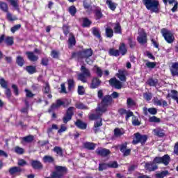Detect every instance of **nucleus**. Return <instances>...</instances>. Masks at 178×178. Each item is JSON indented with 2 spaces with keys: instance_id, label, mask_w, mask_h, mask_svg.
Wrapping results in <instances>:
<instances>
[{
  "instance_id": "nucleus-16",
  "label": "nucleus",
  "mask_w": 178,
  "mask_h": 178,
  "mask_svg": "<svg viewBox=\"0 0 178 178\" xmlns=\"http://www.w3.org/2000/svg\"><path fill=\"white\" fill-rule=\"evenodd\" d=\"M127 75V71L125 70H119L117 74V77L120 79L121 81H126V76Z\"/></svg>"
},
{
  "instance_id": "nucleus-35",
  "label": "nucleus",
  "mask_w": 178,
  "mask_h": 178,
  "mask_svg": "<svg viewBox=\"0 0 178 178\" xmlns=\"http://www.w3.org/2000/svg\"><path fill=\"white\" fill-rule=\"evenodd\" d=\"M53 151L58 155V156H63V150L60 147L56 146Z\"/></svg>"
},
{
  "instance_id": "nucleus-34",
  "label": "nucleus",
  "mask_w": 178,
  "mask_h": 178,
  "mask_svg": "<svg viewBox=\"0 0 178 178\" xmlns=\"http://www.w3.org/2000/svg\"><path fill=\"white\" fill-rule=\"evenodd\" d=\"M106 36L107 38H112L113 37V30L111 27L106 28Z\"/></svg>"
},
{
  "instance_id": "nucleus-30",
  "label": "nucleus",
  "mask_w": 178,
  "mask_h": 178,
  "mask_svg": "<svg viewBox=\"0 0 178 178\" xmlns=\"http://www.w3.org/2000/svg\"><path fill=\"white\" fill-rule=\"evenodd\" d=\"M84 148H86V149H95V144L90 142H86L83 143Z\"/></svg>"
},
{
  "instance_id": "nucleus-54",
  "label": "nucleus",
  "mask_w": 178,
  "mask_h": 178,
  "mask_svg": "<svg viewBox=\"0 0 178 178\" xmlns=\"http://www.w3.org/2000/svg\"><path fill=\"white\" fill-rule=\"evenodd\" d=\"M7 19L10 20V22H15V20H17V17L15 15H12L10 13H7Z\"/></svg>"
},
{
  "instance_id": "nucleus-55",
  "label": "nucleus",
  "mask_w": 178,
  "mask_h": 178,
  "mask_svg": "<svg viewBox=\"0 0 178 178\" xmlns=\"http://www.w3.org/2000/svg\"><path fill=\"white\" fill-rule=\"evenodd\" d=\"M68 42L71 46L76 45V38H74L73 35H71V36L69 38Z\"/></svg>"
},
{
  "instance_id": "nucleus-49",
  "label": "nucleus",
  "mask_w": 178,
  "mask_h": 178,
  "mask_svg": "<svg viewBox=\"0 0 178 178\" xmlns=\"http://www.w3.org/2000/svg\"><path fill=\"white\" fill-rule=\"evenodd\" d=\"M128 44L130 48L133 49L136 47V41L133 40V38H128Z\"/></svg>"
},
{
  "instance_id": "nucleus-40",
  "label": "nucleus",
  "mask_w": 178,
  "mask_h": 178,
  "mask_svg": "<svg viewBox=\"0 0 178 178\" xmlns=\"http://www.w3.org/2000/svg\"><path fill=\"white\" fill-rule=\"evenodd\" d=\"M149 122H150V123H161V119L158 118L156 116H152L149 118Z\"/></svg>"
},
{
  "instance_id": "nucleus-24",
  "label": "nucleus",
  "mask_w": 178,
  "mask_h": 178,
  "mask_svg": "<svg viewBox=\"0 0 178 178\" xmlns=\"http://www.w3.org/2000/svg\"><path fill=\"white\" fill-rule=\"evenodd\" d=\"M22 168L20 167H13L9 169V173L11 175H16V173H20Z\"/></svg>"
},
{
  "instance_id": "nucleus-28",
  "label": "nucleus",
  "mask_w": 178,
  "mask_h": 178,
  "mask_svg": "<svg viewBox=\"0 0 178 178\" xmlns=\"http://www.w3.org/2000/svg\"><path fill=\"white\" fill-rule=\"evenodd\" d=\"M123 134H124V129L119 128L114 129V136L115 137H121V136H123Z\"/></svg>"
},
{
  "instance_id": "nucleus-61",
  "label": "nucleus",
  "mask_w": 178,
  "mask_h": 178,
  "mask_svg": "<svg viewBox=\"0 0 178 178\" xmlns=\"http://www.w3.org/2000/svg\"><path fill=\"white\" fill-rule=\"evenodd\" d=\"M66 130H67V127L65 124H61L60 129L58 130V133L60 134L62 133H64V131H66Z\"/></svg>"
},
{
  "instance_id": "nucleus-45",
  "label": "nucleus",
  "mask_w": 178,
  "mask_h": 178,
  "mask_svg": "<svg viewBox=\"0 0 178 178\" xmlns=\"http://www.w3.org/2000/svg\"><path fill=\"white\" fill-rule=\"evenodd\" d=\"M168 175H169V171L165 170V171H163L160 173L156 174V177H157V178H164L165 176H168Z\"/></svg>"
},
{
  "instance_id": "nucleus-12",
  "label": "nucleus",
  "mask_w": 178,
  "mask_h": 178,
  "mask_svg": "<svg viewBox=\"0 0 178 178\" xmlns=\"http://www.w3.org/2000/svg\"><path fill=\"white\" fill-rule=\"evenodd\" d=\"M139 35L137 38V41L138 42H139V44H140V45H145V44H147V33H145V31H144V30L141 29L139 33H138Z\"/></svg>"
},
{
  "instance_id": "nucleus-5",
  "label": "nucleus",
  "mask_w": 178,
  "mask_h": 178,
  "mask_svg": "<svg viewBox=\"0 0 178 178\" xmlns=\"http://www.w3.org/2000/svg\"><path fill=\"white\" fill-rule=\"evenodd\" d=\"M91 56H92V49H84L82 51H78L72 54V58H75L78 60H80V59H87V58Z\"/></svg>"
},
{
  "instance_id": "nucleus-13",
  "label": "nucleus",
  "mask_w": 178,
  "mask_h": 178,
  "mask_svg": "<svg viewBox=\"0 0 178 178\" xmlns=\"http://www.w3.org/2000/svg\"><path fill=\"white\" fill-rule=\"evenodd\" d=\"M117 148H119L120 151L123 154L124 156H129L131 152V149H127V143H122L117 146Z\"/></svg>"
},
{
  "instance_id": "nucleus-44",
  "label": "nucleus",
  "mask_w": 178,
  "mask_h": 178,
  "mask_svg": "<svg viewBox=\"0 0 178 178\" xmlns=\"http://www.w3.org/2000/svg\"><path fill=\"white\" fill-rule=\"evenodd\" d=\"M10 5L15 8L17 10H19V0H9Z\"/></svg>"
},
{
  "instance_id": "nucleus-36",
  "label": "nucleus",
  "mask_w": 178,
  "mask_h": 178,
  "mask_svg": "<svg viewBox=\"0 0 178 178\" xmlns=\"http://www.w3.org/2000/svg\"><path fill=\"white\" fill-rule=\"evenodd\" d=\"M147 83L150 87H155L158 84V79H149Z\"/></svg>"
},
{
  "instance_id": "nucleus-27",
  "label": "nucleus",
  "mask_w": 178,
  "mask_h": 178,
  "mask_svg": "<svg viewBox=\"0 0 178 178\" xmlns=\"http://www.w3.org/2000/svg\"><path fill=\"white\" fill-rule=\"evenodd\" d=\"M119 52L121 55L124 56L125 54H127V49H126V44L124 43H121L119 47Z\"/></svg>"
},
{
  "instance_id": "nucleus-8",
  "label": "nucleus",
  "mask_w": 178,
  "mask_h": 178,
  "mask_svg": "<svg viewBox=\"0 0 178 178\" xmlns=\"http://www.w3.org/2000/svg\"><path fill=\"white\" fill-rule=\"evenodd\" d=\"M161 33L166 42L168 44H172V42L175 41V36L173 35V33H172L170 30L167 29H161Z\"/></svg>"
},
{
  "instance_id": "nucleus-42",
  "label": "nucleus",
  "mask_w": 178,
  "mask_h": 178,
  "mask_svg": "<svg viewBox=\"0 0 178 178\" xmlns=\"http://www.w3.org/2000/svg\"><path fill=\"white\" fill-rule=\"evenodd\" d=\"M107 168H109V165L106 163H102L99 164V172H102L103 170H106Z\"/></svg>"
},
{
  "instance_id": "nucleus-51",
  "label": "nucleus",
  "mask_w": 178,
  "mask_h": 178,
  "mask_svg": "<svg viewBox=\"0 0 178 178\" xmlns=\"http://www.w3.org/2000/svg\"><path fill=\"white\" fill-rule=\"evenodd\" d=\"M76 108L77 109H85V110H87L88 109V108L87 107V106H86L84 104L81 103V102H79L78 104H76L75 105Z\"/></svg>"
},
{
  "instance_id": "nucleus-21",
  "label": "nucleus",
  "mask_w": 178,
  "mask_h": 178,
  "mask_svg": "<svg viewBox=\"0 0 178 178\" xmlns=\"http://www.w3.org/2000/svg\"><path fill=\"white\" fill-rule=\"evenodd\" d=\"M170 72L172 76H178V63H172Z\"/></svg>"
},
{
  "instance_id": "nucleus-17",
  "label": "nucleus",
  "mask_w": 178,
  "mask_h": 178,
  "mask_svg": "<svg viewBox=\"0 0 178 178\" xmlns=\"http://www.w3.org/2000/svg\"><path fill=\"white\" fill-rule=\"evenodd\" d=\"M148 112L150 113V115H156L158 113V111L155 108H149L147 107L143 108V113L145 116L148 115Z\"/></svg>"
},
{
  "instance_id": "nucleus-37",
  "label": "nucleus",
  "mask_w": 178,
  "mask_h": 178,
  "mask_svg": "<svg viewBox=\"0 0 178 178\" xmlns=\"http://www.w3.org/2000/svg\"><path fill=\"white\" fill-rule=\"evenodd\" d=\"M68 12L71 16H74L76 13H77V9L76 8V6H71L68 8Z\"/></svg>"
},
{
  "instance_id": "nucleus-58",
  "label": "nucleus",
  "mask_w": 178,
  "mask_h": 178,
  "mask_svg": "<svg viewBox=\"0 0 178 178\" xmlns=\"http://www.w3.org/2000/svg\"><path fill=\"white\" fill-rule=\"evenodd\" d=\"M51 57L54 59H58L59 58V51L56 50H52L51 52Z\"/></svg>"
},
{
  "instance_id": "nucleus-62",
  "label": "nucleus",
  "mask_w": 178,
  "mask_h": 178,
  "mask_svg": "<svg viewBox=\"0 0 178 178\" xmlns=\"http://www.w3.org/2000/svg\"><path fill=\"white\" fill-rule=\"evenodd\" d=\"M95 70L96 71V73L98 76V77H102V70L99 67H95Z\"/></svg>"
},
{
  "instance_id": "nucleus-10",
  "label": "nucleus",
  "mask_w": 178,
  "mask_h": 178,
  "mask_svg": "<svg viewBox=\"0 0 178 178\" xmlns=\"http://www.w3.org/2000/svg\"><path fill=\"white\" fill-rule=\"evenodd\" d=\"M74 107H70L67 109L65 115L63 117V122L65 124L67 122H70L72 120V118H73V115H74Z\"/></svg>"
},
{
  "instance_id": "nucleus-57",
  "label": "nucleus",
  "mask_w": 178,
  "mask_h": 178,
  "mask_svg": "<svg viewBox=\"0 0 178 178\" xmlns=\"http://www.w3.org/2000/svg\"><path fill=\"white\" fill-rule=\"evenodd\" d=\"M97 19H101L102 17V13H101V8H97L95 11Z\"/></svg>"
},
{
  "instance_id": "nucleus-20",
  "label": "nucleus",
  "mask_w": 178,
  "mask_h": 178,
  "mask_svg": "<svg viewBox=\"0 0 178 178\" xmlns=\"http://www.w3.org/2000/svg\"><path fill=\"white\" fill-rule=\"evenodd\" d=\"M100 84H101V81L98 78L95 77L92 80L90 88L92 89L98 88Z\"/></svg>"
},
{
  "instance_id": "nucleus-6",
  "label": "nucleus",
  "mask_w": 178,
  "mask_h": 178,
  "mask_svg": "<svg viewBox=\"0 0 178 178\" xmlns=\"http://www.w3.org/2000/svg\"><path fill=\"white\" fill-rule=\"evenodd\" d=\"M70 105V102L67 100V99H65L63 100L59 99L56 101V103H54L51 108L49 109V112L51 113L52 111H55L56 109H59L60 106H63L64 108H66V106H69Z\"/></svg>"
},
{
  "instance_id": "nucleus-31",
  "label": "nucleus",
  "mask_w": 178,
  "mask_h": 178,
  "mask_svg": "<svg viewBox=\"0 0 178 178\" xmlns=\"http://www.w3.org/2000/svg\"><path fill=\"white\" fill-rule=\"evenodd\" d=\"M106 5H108L109 9H111V10H115V9H116V3H115V2L112 1V0H107L106 1Z\"/></svg>"
},
{
  "instance_id": "nucleus-59",
  "label": "nucleus",
  "mask_w": 178,
  "mask_h": 178,
  "mask_svg": "<svg viewBox=\"0 0 178 178\" xmlns=\"http://www.w3.org/2000/svg\"><path fill=\"white\" fill-rule=\"evenodd\" d=\"M154 133L156 136H158L159 137H163V136H165V134H163V132H162V131L159 130V129H154Z\"/></svg>"
},
{
  "instance_id": "nucleus-64",
  "label": "nucleus",
  "mask_w": 178,
  "mask_h": 178,
  "mask_svg": "<svg viewBox=\"0 0 178 178\" xmlns=\"http://www.w3.org/2000/svg\"><path fill=\"white\" fill-rule=\"evenodd\" d=\"M108 168H116L118 166V162H116V161H112V162L108 163Z\"/></svg>"
},
{
  "instance_id": "nucleus-53",
  "label": "nucleus",
  "mask_w": 178,
  "mask_h": 178,
  "mask_svg": "<svg viewBox=\"0 0 178 178\" xmlns=\"http://www.w3.org/2000/svg\"><path fill=\"white\" fill-rule=\"evenodd\" d=\"M145 65L148 69H154L156 66V63L147 61Z\"/></svg>"
},
{
  "instance_id": "nucleus-18",
  "label": "nucleus",
  "mask_w": 178,
  "mask_h": 178,
  "mask_svg": "<svg viewBox=\"0 0 178 178\" xmlns=\"http://www.w3.org/2000/svg\"><path fill=\"white\" fill-rule=\"evenodd\" d=\"M96 152L97 155H100V156H106L111 154V152L108 149H102L98 148L96 149Z\"/></svg>"
},
{
  "instance_id": "nucleus-56",
  "label": "nucleus",
  "mask_w": 178,
  "mask_h": 178,
  "mask_svg": "<svg viewBox=\"0 0 178 178\" xmlns=\"http://www.w3.org/2000/svg\"><path fill=\"white\" fill-rule=\"evenodd\" d=\"M15 152H16V154H19V155H22V154L24 153V149L20 147H15Z\"/></svg>"
},
{
  "instance_id": "nucleus-4",
  "label": "nucleus",
  "mask_w": 178,
  "mask_h": 178,
  "mask_svg": "<svg viewBox=\"0 0 178 178\" xmlns=\"http://www.w3.org/2000/svg\"><path fill=\"white\" fill-rule=\"evenodd\" d=\"M102 114L101 112L97 113L96 111V114L92 113L89 115V119L90 120H95L93 129L95 133H98L99 131V127L102 126V118H100Z\"/></svg>"
},
{
  "instance_id": "nucleus-33",
  "label": "nucleus",
  "mask_w": 178,
  "mask_h": 178,
  "mask_svg": "<svg viewBox=\"0 0 178 178\" xmlns=\"http://www.w3.org/2000/svg\"><path fill=\"white\" fill-rule=\"evenodd\" d=\"M172 98V99H175L178 98V92L175 90H171V94L168 93L167 95V98Z\"/></svg>"
},
{
  "instance_id": "nucleus-38",
  "label": "nucleus",
  "mask_w": 178,
  "mask_h": 178,
  "mask_svg": "<svg viewBox=\"0 0 178 178\" xmlns=\"http://www.w3.org/2000/svg\"><path fill=\"white\" fill-rule=\"evenodd\" d=\"M0 9L3 12H8L9 8H8V4L3 1H0Z\"/></svg>"
},
{
  "instance_id": "nucleus-14",
  "label": "nucleus",
  "mask_w": 178,
  "mask_h": 178,
  "mask_svg": "<svg viewBox=\"0 0 178 178\" xmlns=\"http://www.w3.org/2000/svg\"><path fill=\"white\" fill-rule=\"evenodd\" d=\"M109 84L111 87H115L117 90H120L123 87V83L116 78H112L109 81Z\"/></svg>"
},
{
  "instance_id": "nucleus-15",
  "label": "nucleus",
  "mask_w": 178,
  "mask_h": 178,
  "mask_svg": "<svg viewBox=\"0 0 178 178\" xmlns=\"http://www.w3.org/2000/svg\"><path fill=\"white\" fill-rule=\"evenodd\" d=\"M145 168L147 170H149V172H154V170H156L158 169V166L154 163V161L146 163Z\"/></svg>"
},
{
  "instance_id": "nucleus-26",
  "label": "nucleus",
  "mask_w": 178,
  "mask_h": 178,
  "mask_svg": "<svg viewBox=\"0 0 178 178\" xmlns=\"http://www.w3.org/2000/svg\"><path fill=\"white\" fill-rule=\"evenodd\" d=\"M162 163L165 165V166H168L169 165V162H170V156L169 154H165L161 157Z\"/></svg>"
},
{
  "instance_id": "nucleus-60",
  "label": "nucleus",
  "mask_w": 178,
  "mask_h": 178,
  "mask_svg": "<svg viewBox=\"0 0 178 178\" xmlns=\"http://www.w3.org/2000/svg\"><path fill=\"white\" fill-rule=\"evenodd\" d=\"M84 92H86V90L84 89V86H79L78 87V94L79 95H84Z\"/></svg>"
},
{
  "instance_id": "nucleus-48",
  "label": "nucleus",
  "mask_w": 178,
  "mask_h": 178,
  "mask_svg": "<svg viewBox=\"0 0 178 178\" xmlns=\"http://www.w3.org/2000/svg\"><path fill=\"white\" fill-rule=\"evenodd\" d=\"M91 25V21L88 18L83 19V27H90Z\"/></svg>"
},
{
  "instance_id": "nucleus-32",
  "label": "nucleus",
  "mask_w": 178,
  "mask_h": 178,
  "mask_svg": "<svg viewBox=\"0 0 178 178\" xmlns=\"http://www.w3.org/2000/svg\"><path fill=\"white\" fill-rule=\"evenodd\" d=\"M108 54L110 56H119L120 51L118 49H115L113 48H111L108 50Z\"/></svg>"
},
{
  "instance_id": "nucleus-39",
  "label": "nucleus",
  "mask_w": 178,
  "mask_h": 178,
  "mask_svg": "<svg viewBox=\"0 0 178 178\" xmlns=\"http://www.w3.org/2000/svg\"><path fill=\"white\" fill-rule=\"evenodd\" d=\"M114 31L116 34H122V27L120 26V24H115Z\"/></svg>"
},
{
  "instance_id": "nucleus-50",
  "label": "nucleus",
  "mask_w": 178,
  "mask_h": 178,
  "mask_svg": "<svg viewBox=\"0 0 178 178\" xmlns=\"http://www.w3.org/2000/svg\"><path fill=\"white\" fill-rule=\"evenodd\" d=\"M26 70L29 73V74H33V73H35V67L27 66Z\"/></svg>"
},
{
  "instance_id": "nucleus-3",
  "label": "nucleus",
  "mask_w": 178,
  "mask_h": 178,
  "mask_svg": "<svg viewBox=\"0 0 178 178\" xmlns=\"http://www.w3.org/2000/svg\"><path fill=\"white\" fill-rule=\"evenodd\" d=\"M142 2L147 10H151L154 13H158L159 12V1L142 0Z\"/></svg>"
},
{
  "instance_id": "nucleus-25",
  "label": "nucleus",
  "mask_w": 178,
  "mask_h": 178,
  "mask_svg": "<svg viewBox=\"0 0 178 178\" xmlns=\"http://www.w3.org/2000/svg\"><path fill=\"white\" fill-rule=\"evenodd\" d=\"M75 124L79 129H81L82 130L87 129V124L80 120H76Z\"/></svg>"
},
{
  "instance_id": "nucleus-9",
  "label": "nucleus",
  "mask_w": 178,
  "mask_h": 178,
  "mask_svg": "<svg viewBox=\"0 0 178 178\" xmlns=\"http://www.w3.org/2000/svg\"><path fill=\"white\" fill-rule=\"evenodd\" d=\"M135 137L132 141V144H134V145L138 144V143H140L142 145L143 144H145L147 143V135H141L140 133H136L134 134Z\"/></svg>"
},
{
  "instance_id": "nucleus-43",
  "label": "nucleus",
  "mask_w": 178,
  "mask_h": 178,
  "mask_svg": "<svg viewBox=\"0 0 178 178\" xmlns=\"http://www.w3.org/2000/svg\"><path fill=\"white\" fill-rule=\"evenodd\" d=\"M92 34L95 37H97V38L101 39V33L99 32V29L97 28L92 29Z\"/></svg>"
},
{
  "instance_id": "nucleus-11",
  "label": "nucleus",
  "mask_w": 178,
  "mask_h": 178,
  "mask_svg": "<svg viewBox=\"0 0 178 178\" xmlns=\"http://www.w3.org/2000/svg\"><path fill=\"white\" fill-rule=\"evenodd\" d=\"M56 172H52L51 176L54 178H62L66 172V168L62 166H56Z\"/></svg>"
},
{
  "instance_id": "nucleus-41",
  "label": "nucleus",
  "mask_w": 178,
  "mask_h": 178,
  "mask_svg": "<svg viewBox=\"0 0 178 178\" xmlns=\"http://www.w3.org/2000/svg\"><path fill=\"white\" fill-rule=\"evenodd\" d=\"M16 62L18 66H23V65H24V58L20 56H18L17 57Z\"/></svg>"
},
{
  "instance_id": "nucleus-46",
  "label": "nucleus",
  "mask_w": 178,
  "mask_h": 178,
  "mask_svg": "<svg viewBox=\"0 0 178 178\" xmlns=\"http://www.w3.org/2000/svg\"><path fill=\"white\" fill-rule=\"evenodd\" d=\"M43 161L45 163H51V162H54V158L51 156H44Z\"/></svg>"
},
{
  "instance_id": "nucleus-23",
  "label": "nucleus",
  "mask_w": 178,
  "mask_h": 178,
  "mask_svg": "<svg viewBox=\"0 0 178 178\" xmlns=\"http://www.w3.org/2000/svg\"><path fill=\"white\" fill-rule=\"evenodd\" d=\"M32 141H34V136L32 135L22 138V144H24V143H32Z\"/></svg>"
},
{
  "instance_id": "nucleus-2",
  "label": "nucleus",
  "mask_w": 178,
  "mask_h": 178,
  "mask_svg": "<svg viewBox=\"0 0 178 178\" xmlns=\"http://www.w3.org/2000/svg\"><path fill=\"white\" fill-rule=\"evenodd\" d=\"M113 101V100L112 99V97H111V95H107L104 96L102 99V106L97 107L96 109L97 113H99V112H101V113H105V112L108 111V106L112 104Z\"/></svg>"
},
{
  "instance_id": "nucleus-29",
  "label": "nucleus",
  "mask_w": 178,
  "mask_h": 178,
  "mask_svg": "<svg viewBox=\"0 0 178 178\" xmlns=\"http://www.w3.org/2000/svg\"><path fill=\"white\" fill-rule=\"evenodd\" d=\"M31 164L33 169H41L42 168V164L38 161H32Z\"/></svg>"
},
{
  "instance_id": "nucleus-19",
  "label": "nucleus",
  "mask_w": 178,
  "mask_h": 178,
  "mask_svg": "<svg viewBox=\"0 0 178 178\" xmlns=\"http://www.w3.org/2000/svg\"><path fill=\"white\" fill-rule=\"evenodd\" d=\"M26 54L27 55V58L31 62H37L38 60V56H35L34 52L32 51H26Z\"/></svg>"
},
{
  "instance_id": "nucleus-47",
  "label": "nucleus",
  "mask_w": 178,
  "mask_h": 178,
  "mask_svg": "<svg viewBox=\"0 0 178 178\" xmlns=\"http://www.w3.org/2000/svg\"><path fill=\"white\" fill-rule=\"evenodd\" d=\"M5 42L7 45H13V37L8 36L5 38Z\"/></svg>"
},
{
  "instance_id": "nucleus-1",
  "label": "nucleus",
  "mask_w": 178,
  "mask_h": 178,
  "mask_svg": "<svg viewBox=\"0 0 178 178\" xmlns=\"http://www.w3.org/2000/svg\"><path fill=\"white\" fill-rule=\"evenodd\" d=\"M118 113L121 116H123L125 115V120H129L130 118L132 116V124L133 126H140L141 124V122H140V120H138V118L134 115V113L131 111L130 110H126L125 108H120L118 111Z\"/></svg>"
},
{
  "instance_id": "nucleus-63",
  "label": "nucleus",
  "mask_w": 178,
  "mask_h": 178,
  "mask_svg": "<svg viewBox=\"0 0 178 178\" xmlns=\"http://www.w3.org/2000/svg\"><path fill=\"white\" fill-rule=\"evenodd\" d=\"M0 84L3 88H8V82L3 78L0 79Z\"/></svg>"
},
{
  "instance_id": "nucleus-52",
  "label": "nucleus",
  "mask_w": 178,
  "mask_h": 178,
  "mask_svg": "<svg viewBox=\"0 0 178 178\" xmlns=\"http://www.w3.org/2000/svg\"><path fill=\"white\" fill-rule=\"evenodd\" d=\"M74 88V81L73 79L68 80V90H72Z\"/></svg>"
},
{
  "instance_id": "nucleus-22",
  "label": "nucleus",
  "mask_w": 178,
  "mask_h": 178,
  "mask_svg": "<svg viewBox=\"0 0 178 178\" xmlns=\"http://www.w3.org/2000/svg\"><path fill=\"white\" fill-rule=\"evenodd\" d=\"M136 101H134V99H133V98H131V97L127 98V108L131 109V108H134V106H136Z\"/></svg>"
},
{
  "instance_id": "nucleus-7",
  "label": "nucleus",
  "mask_w": 178,
  "mask_h": 178,
  "mask_svg": "<svg viewBox=\"0 0 178 178\" xmlns=\"http://www.w3.org/2000/svg\"><path fill=\"white\" fill-rule=\"evenodd\" d=\"M81 73L78 75L79 80L82 81V83H87V78L91 77L90 70L87 69L86 66L82 65L81 67Z\"/></svg>"
}]
</instances>
